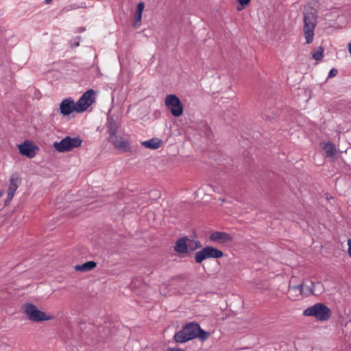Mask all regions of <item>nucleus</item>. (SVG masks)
Wrapping results in <instances>:
<instances>
[{"instance_id":"obj_28","label":"nucleus","mask_w":351,"mask_h":351,"mask_svg":"<svg viewBox=\"0 0 351 351\" xmlns=\"http://www.w3.org/2000/svg\"><path fill=\"white\" fill-rule=\"evenodd\" d=\"M170 351H184V350L182 349H180V348H171V349H170Z\"/></svg>"},{"instance_id":"obj_2","label":"nucleus","mask_w":351,"mask_h":351,"mask_svg":"<svg viewBox=\"0 0 351 351\" xmlns=\"http://www.w3.org/2000/svg\"><path fill=\"white\" fill-rule=\"evenodd\" d=\"M22 308L27 318L34 322H41L54 319V316L40 311L37 306L33 304H25L23 305Z\"/></svg>"},{"instance_id":"obj_13","label":"nucleus","mask_w":351,"mask_h":351,"mask_svg":"<svg viewBox=\"0 0 351 351\" xmlns=\"http://www.w3.org/2000/svg\"><path fill=\"white\" fill-rule=\"evenodd\" d=\"M19 152L29 158L34 157L36 155L35 147L30 143L27 141L19 145Z\"/></svg>"},{"instance_id":"obj_11","label":"nucleus","mask_w":351,"mask_h":351,"mask_svg":"<svg viewBox=\"0 0 351 351\" xmlns=\"http://www.w3.org/2000/svg\"><path fill=\"white\" fill-rule=\"evenodd\" d=\"M108 141L117 149L122 150L125 152L131 151V147L129 141L121 136L116 135L110 138H108Z\"/></svg>"},{"instance_id":"obj_16","label":"nucleus","mask_w":351,"mask_h":351,"mask_svg":"<svg viewBox=\"0 0 351 351\" xmlns=\"http://www.w3.org/2000/svg\"><path fill=\"white\" fill-rule=\"evenodd\" d=\"M316 25L306 24L304 25V35L306 38V43L310 44L313 40L314 29Z\"/></svg>"},{"instance_id":"obj_27","label":"nucleus","mask_w":351,"mask_h":351,"mask_svg":"<svg viewBox=\"0 0 351 351\" xmlns=\"http://www.w3.org/2000/svg\"><path fill=\"white\" fill-rule=\"evenodd\" d=\"M348 254L351 257V239H348Z\"/></svg>"},{"instance_id":"obj_25","label":"nucleus","mask_w":351,"mask_h":351,"mask_svg":"<svg viewBox=\"0 0 351 351\" xmlns=\"http://www.w3.org/2000/svg\"><path fill=\"white\" fill-rule=\"evenodd\" d=\"M337 73H338L337 69H336L335 68L332 69L329 72L328 77H333L336 76Z\"/></svg>"},{"instance_id":"obj_18","label":"nucleus","mask_w":351,"mask_h":351,"mask_svg":"<svg viewBox=\"0 0 351 351\" xmlns=\"http://www.w3.org/2000/svg\"><path fill=\"white\" fill-rule=\"evenodd\" d=\"M145 8V5L143 2L138 3L134 17V26L138 27L141 23L142 12Z\"/></svg>"},{"instance_id":"obj_30","label":"nucleus","mask_w":351,"mask_h":351,"mask_svg":"<svg viewBox=\"0 0 351 351\" xmlns=\"http://www.w3.org/2000/svg\"><path fill=\"white\" fill-rule=\"evenodd\" d=\"M51 1H52V0H45V3H46L47 4H49V3H50L51 2Z\"/></svg>"},{"instance_id":"obj_22","label":"nucleus","mask_w":351,"mask_h":351,"mask_svg":"<svg viewBox=\"0 0 351 351\" xmlns=\"http://www.w3.org/2000/svg\"><path fill=\"white\" fill-rule=\"evenodd\" d=\"M306 24L316 25V16L313 12L304 13V25Z\"/></svg>"},{"instance_id":"obj_4","label":"nucleus","mask_w":351,"mask_h":351,"mask_svg":"<svg viewBox=\"0 0 351 351\" xmlns=\"http://www.w3.org/2000/svg\"><path fill=\"white\" fill-rule=\"evenodd\" d=\"M82 141L80 137L71 138L66 136L60 141H55L53 143V147L58 152L64 153L70 152L74 148L80 147Z\"/></svg>"},{"instance_id":"obj_20","label":"nucleus","mask_w":351,"mask_h":351,"mask_svg":"<svg viewBox=\"0 0 351 351\" xmlns=\"http://www.w3.org/2000/svg\"><path fill=\"white\" fill-rule=\"evenodd\" d=\"M322 149L326 152V157H333L337 154V149L335 145L330 143H322Z\"/></svg>"},{"instance_id":"obj_12","label":"nucleus","mask_w":351,"mask_h":351,"mask_svg":"<svg viewBox=\"0 0 351 351\" xmlns=\"http://www.w3.org/2000/svg\"><path fill=\"white\" fill-rule=\"evenodd\" d=\"M209 241L219 244H226L232 241V237L225 232H214L209 236Z\"/></svg>"},{"instance_id":"obj_1","label":"nucleus","mask_w":351,"mask_h":351,"mask_svg":"<svg viewBox=\"0 0 351 351\" xmlns=\"http://www.w3.org/2000/svg\"><path fill=\"white\" fill-rule=\"evenodd\" d=\"M209 336L210 333L202 330L198 324L190 322L186 324L180 331L175 334L174 339L178 343H185L195 338L204 341Z\"/></svg>"},{"instance_id":"obj_6","label":"nucleus","mask_w":351,"mask_h":351,"mask_svg":"<svg viewBox=\"0 0 351 351\" xmlns=\"http://www.w3.org/2000/svg\"><path fill=\"white\" fill-rule=\"evenodd\" d=\"M165 103L174 117H178L183 114L182 104L176 95H168L165 98Z\"/></svg>"},{"instance_id":"obj_17","label":"nucleus","mask_w":351,"mask_h":351,"mask_svg":"<svg viewBox=\"0 0 351 351\" xmlns=\"http://www.w3.org/2000/svg\"><path fill=\"white\" fill-rule=\"evenodd\" d=\"M174 250L179 254L187 253V237L179 239L175 244Z\"/></svg>"},{"instance_id":"obj_5","label":"nucleus","mask_w":351,"mask_h":351,"mask_svg":"<svg viewBox=\"0 0 351 351\" xmlns=\"http://www.w3.org/2000/svg\"><path fill=\"white\" fill-rule=\"evenodd\" d=\"M223 256V252L212 246H206L195 254V260L197 263H201L207 258H218Z\"/></svg>"},{"instance_id":"obj_19","label":"nucleus","mask_w":351,"mask_h":351,"mask_svg":"<svg viewBox=\"0 0 351 351\" xmlns=\"http://www.w3.org/2000/svg\"><path fill=\"white\" fill-rule=\"evenodd\" d=\"M96 266H97L96 262L90 261L86 262L85 263H83L82 265H76L74 267V269L77 271L84 272V271H88L93 269L94 268L96 267Z\"/></svg>"},{"instance_id":"obj_8","label":"nucleus","mask_w":351,"mask_h":351,"mask_svg":"<svg viewBox=\"0 0 351 351\" xmlns=\"http://www.w3.org/2000/svg\"><path fill=\"white\" fill-rule=\"evenodd\" d=\"M95 91L89 89L86 91L80 99L75 103L77 108V112L85 111L95 101Z\"/></svg>"},{"instance_id":"obj_15","label":"nucleus","mask_w":351,"mask_h":351,"mask_svg":"<svg viewBox=\"0 0 351 351\" xmlns=\"http://www.w3.org/2000/svg\"><path fill=\"white\" fill-rule=\"evenodd\" d=\"M287 295L289 299L295 301L299 299V298L303 295L300 285L295 286L289 285Z\"/></svg>"},{"instance_id":"obj_3","label":"nucleus","mask_w":351,"mask_h":351,"mask_svg":"<svg viewBox=\"0 0 351 351\" xmlns=\"http://www.w3.org/2000/svg\"><path fill=\"white\" fill-rule=\"evenodd\" d=\"M303 315L304 316H313L319 321H327L331 317L330 309L323 303H317L306 308Z\"/></svg>"},{"instance_id":"obj_10","label":"nucleus","mask_w":351,"mask_h":351,"mask_svg":"<svg viewBox=\"0 0 351 351\" xmlns=\"http://www.w3.org/2000/svg\"><path fill=\"white\" fill-rule=\"evenodd\" d=\"M60 112L64 116L69 115L73 112H77L76 104L71 98L64 99L60 104Z\"/></svg>"},{"instance_id":"obj_23","label":"nucleus","mask_w":351,"mask_h":351,"mask_svg":"<svg viewBox=\"0 0 351 351\" xmlns=\"http://www.w3.org/2000/svg\"><path fill=\"white\" fill-rule=\"evenodd\" d=\"M201 247L199 241H194L187 238V253L194 251Z\"/></svg>"},{"instance_id":"obj_24","label":"nucleus","mask_w":351,"mask_h":351,"mask_svg":"<svg viewBox=\"0 0 351 351\" xmlns=\"http://www.w3.org/2000/svg\"><path fill=\"white\" fill-rule=\"evenodd\" d=\"M323 48L319 47L318 50L313 53V58L316 60H320L323 58Z\"/></svg>"},{"instance_id":"obj_26","label":"nucleus","mask_w":351,"mask_h":351,"mask_svg":"<svg viewBox=\"0 0 351 351\" xmlns=\"http://www.w3.org/2000/svg\"><path fill=\"white\" fill-rule=\"evenodd\" d=\"M251 0H238V2L242 6H246L249 4Z\"/></svg>"},{"instance_id":"obj_7","label":"nucleus","mask_w":351,"mask_h":351,"mask_svg":"<svg viewBox=\"0 0 351 351\" xmlns=\"http://www.w3.org/2000/svg\"><path fill=\"white\" fill-rule=\"evenodd\" d=\"M303 295L308 296L311 294L319 295L323 292V285L321 282L314 283L309 280H304L300 285Z\"/></svg>"},{"instance_id":"obj_31","label":"nucleus","mask_w":351,"mask_h":351,"mask_svg":"<svg viewBox=\"0 0 351 351\" xmlns=\"http://www.w3.org/2000/svg\"><path fill=\"white\" fill-rule=\"evenodd\" d=\"M319 288H320V287H313V289H316L317 290H318Z\"/></svg>"},{"instance_id":"obj_29","label":"nucleus","mask_w":351,"mask_h":351,"mask_svg":"<svg viewBox=\"0 0 351 351\" xmlns=\"http://www.w3.org/2000/svg\"><path fill=\"white\" fill-rule=\"evenodd\" d=\"M348 51H349L350 53L351 54V43H349V45H348Z\"/></svg>"},{"instance_id":"obj_9","label":"nucleus","mask_w":351,"mask_h":351,"mask_svg":"<svg viewBox=\"0 0 351 351\" xmlns=\"http://www.w3.org/2000/svg\"><path fill=\"white\" fill-rule=\"evenodd\" d=\"M9 182L10 184L8 189V196L4 203L5 206H8L10 204L11 200L14 196L16 191L19 187L20 183V178L18 173L12 174L10 178Z\"/></svg>"},{"instance_id":"obj_21","label":"nucleus","mask_w":351,"mask_h":351,"mask_svg":"<svg viewBox=\"0 0 351 351\" xmlns=\"http://www.w3.org/2000/svg\"><path fill=\"white\" fill-rule=\"evenodd\" d=\"M107 128L108 134L109 135L108 138H110L111 137H113L117 135L118 125L114 121V120L111 117L108 119Z\"/></svg>"},{"instance_id":"obj_14","label":"nucleus","mask_w":351,"mask_h":351,"mask_svg":"<svg viewBox=\"0 0 351 351\" xmlns=\"http://www.w3.org/2000/svg\"><path fill=\"white\" fill-rule=\"evenodd\" d=\"M163 144V141L158 138H152L148 141L141 142L142 146L150 149H157Z\"/></svg>"}]
</instances>
